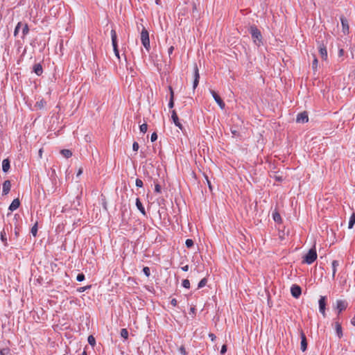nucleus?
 Instances as JSON below:
<instances>
[{
	"label": "nucleus",
	"instance_id": "nucleus-1",
	"mask_svg": "<svg viewBox=\"0 0 355 355\" xmlns=\"http://www.w3.org/2000/svg\"><path fill=\"white\" fill-rule=\"evenodd\" d=\"M250 33L255 44L260 46L262 40V35L260 31L257 28V26H251L250 28Z\"/></svg>",
	"mask_w": 355,
	"mask_h": 355
},
{
	"label": "nucleus",
	"instance_id": "nucleus-2",
	"mask_svg": "<svg viewBox=\"0 0 355 355\" xmlns=\"http://www.w3.org/2000/svg\"><path fill=\"white\" fill-rule=\"evenodd\" d=\"M141 42L144 48L149 51L150 49L148 31L144 28L141 32Z\"/></svg>",
	"mask_w": 355,
	"mask_h": 355
},
{
	"label": "nucleus",
	"instance_id": "nucleus-3",
	"mask_svg": "<svg viewBox=\"0 0 355 355\" xmlns=\"http://www.w3.org/2000/svg\"><path fill=\"white\" fill-rule=\"evenodd\" d=\"M317 259V252L315 248H311L307 254L304 257L303 263L307 264L313 263Z\"/></svg>",
	"mask_w": 355,
	"mask_h": 355
},
{
	"label": "nucleus",
	"instance_id": "nucleus-4",
	"mask_svg": "<svg viewBox=\"0 0 355 355\" xmlns=\"http://www.w3.org/2000/svg\"><path fill=\"white\" fill-rule=\"evenodd\" d=\"M110 34H111L112 44L113 46V50H114V54L118 58V59H120L119 51L118 45H117V35H116V33L115 30L112 29Z\"/></svg>",
	"mask_w": 355,
	"mask_h": 355
},
{
	"label": "nucleus",
	"instance_id": "nucleus-5",
	"mask_svg": "<svg viewBox=\"0 0 355 355\" xmlns=\"http://www.w3.org/2000/svg\"><path fill=\"white\" fill-rule=\"evenodd\" d=\"M318 44L320 57L322 59L326 60L327 59V51L326 45L324 44L323 42H320V41H318Z\"/></svg>",
	"mask_w": 355,
	"mask_h": 355
},
{
	"label": "nucleus",
	"instance_id": "nucleus-6",
	"mask_svg": "<svg viewBox=\"0 0 355 355\" xmlns=\"http://www.w3.org/2000/svg\"><path fill=\"white\" fill-rule=\"evenodd\" d=\"M210 93L211 94L213 98H214V100L217 103V104L219 105V107L221 109H224L225 104L223 102V101L221 99V98L218 95V94L214 90H210Z\"/></svg>",
	"mask_w": 355,
	"mask_h": 355
},
{
	"label": "nucleus",
	"instance_id": "nucleus-7",
	"mask_svg": "<svg viewBox=\"0 0 355 355\" xmlns=\"http://www.w3.org/2000/svg\"><path fill=\"white\" fill-rule=\"evenodd\" d=\"M326 300L327 298L325 296H320V298L318 302L319 311L323 315L324 317L325 316Z\"/></svg>",
	"mask_w": 355,
	"mask_h": 355
},
{
	"label": "nucleus",
	"instance_id": "nucleus-8",
	"mask_svg": "<svg viewBox=\"0 0 355 355\" xmlns=\"http://www.w3.org/2000/svg\"><path fill=\"white\" fill-rule=\"evenodd\" d=\"M309 117L306 112H302L297 115L296 121L297 123H304L308 122Z\"/></svg>",
	"mask_w": 355,
	"mask_h": 355
},
{
	"label": "nucleus",
	"instance_id": "nucleus-9",
	"mask_svg": "<svg viewBox=\"0 0 355 355\" xmlns=\"http://www.w3.org/2000/svg\"><path fill=\"white\" fill-rule=\"evenodd\" d=\"M291 292L293 297L298 298L302 293V289L299 286L294 284L291 288Z\"/></svg>",
	"mask_w": 355,
	"mask_h": 355
},
{
	"label": "nucleus",
	"instance_id": "nucleus-10",
	"mask_svg": "<svg viewBox=\"0 0 355 355\" xmlns=\"http://www.w3.org/2000/svg\"><path fill=\"white\" fill-rule=\"evenodd\" d=\"M340 21H341V24H342V27H343V32L344 34H348L349 33V24H348V21L347 19L344 17H340Z\"/></svg>",
	"mask_w": 355,
	"mask_h": 355
},
{
	"label": "nucleus",
	"instance_id": "nucleus-11",
	"mask_svg": "<svg viewBox=\"0 0 355 355\" xmlns=\"http://www.w3.org/2000/svg\"><path fill=\"white\" fill-rule=\"evenodd\" d=\"M199 78H200L199 71H198L197 65L195 64V67H194V80H193V89H196V87L198 86V85L199 83Z\"/></svg>",
	"mask_w": 355,
	"mask_h": 355
},
{
	"label": "nucleus",
	"instance_id": "nucleus-12",
	"mask_svg": "<svg viewBox=\"0 0 355 355\" xmlns=\"http://www.w3.org/2000/svg\"><path fill=\"white\" fill-rule=\"evenodd\" d=\"M171 119L173 121V123H175V125L178 127L180 129H182V125L181 124V123L179 121V118L177 115V113L175 112V110H173L171 112Z\"/></svg>",
	"mask_w": 355,
	"mask_h": 355
},
{
	"label": "nucleus",
	"instance_id": "nucleus-13",
	"mask_svg": "<svg viewBox=\"0 0 355 355\" xmlns=\"http://www.w3.org/2000/svg\"><path fill=\"white\" fill-rule=\"evenodd\" d=\"M300 338H301L300 348L302 352H304L307 348V341H306V336L302 331H301V332H300Z\"/></svg>",
	"mask_w": 355,
	"mask_h": 355
},
{
	"label": "nucleus",
	"instance_id": "nucleus-14",
	"mask_svg": "<svg viewBox=\"0 0 355 355\" xmlns=\"http://www.w3.org/2000/svg\"><path fill=\"white\" fill-rule=\"evenodd\" d=\"M347 306V303L344 300H337L336 302V309L338 311V313L344 311Z\"/></svg>",
	"mask_w": 355,
	"mask_h": 355
},
{
	"label": "nucleus",
	"instance_id": "nucleus-15",
	"mask_svg": "<svg viewBox=\"0 0 355 355\" xmlns=\"http://www.w3.org/2000/svg\"><path fill=\"white\" fill-rule=\"evenodd\" d=\"M11 183L10 180H6L3 183L2 194L7 195L10 191Z\"/></svg>",
	"mask_w": 355,
	"mask_h": 355
},
{
	"label": "nucleus",
	"instance_id": "nucleus-16",
	"mask_svg": "<svg viewBox=\"0 0 355 355\" xmlns=\"http://www.w3.org/2000/svg\"><path fill=\"white\" fill-rule=\"evenodd\" d=\"M20 205V201L18 198L14 199L9 206V210L13 211L19 208Z\"/></svg>",
	"mask_w": 355,
	"mask_h": 355
},
{
	"label": "nucleus",
	"instance_id": "nucleus-17",
	"mask_svg": "<svg viewBox=\"0 0 355 355\" xmlns=\"http://www.w3.org/2000/svg\"><path fill=\"white\" fill-rule=\"evenodd\" d=\"M33 71L37 75L41 76L43 73V69L41 64H35L33 67Z\"/></svg>",
	"mask_w": 355,
	"mask_h": 355
},
{
	"label": "nucleus",
	"instance_id": "nucleus-18",
	"mask_svg": "<svg viewBox=\"0 0 355 355\" xmlns=\"http://www.w3.org/2000/svg\"><path fill=\"white\" fill-rule=\"evenodd\" d=\"M168 89L170 90V100L168 105L169 108H173L174 107V92L171 86H169Z\"/></svg>",
	"mask_w": 355,
	"mask_h": 355
},
{
	"label": "nucleus",
	"instance_id": "nucleus-19",
	"mask_svg": "<svg viewBox=\"0 0 355 355\" xmlns=\"http://www.w3.org/2000/svg\"><path fill=\"white\" fill-rule=\"evenodd\" d=\"M136 206H137V209L140 211V212L144 216L146 215V210H145L141 202L140 201L139 198H138L136 199Z\"/></svg>",
	"mask_w": 355,
	"mask_h": 355
},
{
	"label": "nucleus",
	"instance_id": "nucleus-20",
	"mask_svg": "<svg viewBox=\"0 0 355 355\" xmlns=\"http://www.w3.org/2000/svg\"><path fill=\"white\" fill-rule=\"evenodd\" d=\"M10 160L8 159H4L2 162V170L4 173H7L10 169Z\"/></svg>",
	"mask_w": 355,
	"mask_h": 355
},
{
	"label": "nucleus",
	"instance_id": "nucleus-21",
	"mask_svg": "<svg viewBox=\"0 0 355 355\" xmlns=\"http://www.w3.org/2000/svg\"><path fill=\"white\" fill-rule=\"evenodd\" d=\"M46 101L44 99H41L36 102L35 105V107H36L38 110H42L44 107L46 105Z\"/></svg>",
	"mask_w": 355,
	"mask_h": 355
},
{
	"label": "nucleus",
	"instance_id": "nucleus-22",
	"mask_svg": "<svg viewBox=\"0 0 355 355\" xmlns=\"http://www.w3.org/2000/svg\"><path fill=\"white\" fill-rule=\"evenodd\" d=\"M331 265H332V277L334 278L335 275H336V273L337 267L339 265L338 261L334 260L332 261Z\"/></svg>",
	"mask_w": 355,
	"mask_h": 355
},
{
	"label": "nucleus",
	"instance_id": "nucleus-23",
	"mask_svg": "<svg viewBox=\"0 0 355 355\" xmlns=\"http://www.w3.org/2000/svg\"><path fill=\"white\" fill-rule=\"evenodd\" d=\"M335 325H336V334H337V335H338V336L339 338H341L343 336V331H342L341 324L338 322H336L335 323Z\"/></svg>",
	"mask_w": 355,
	"mask_h": 355
},
{
	"label": "nucleus",
	"instance_id": "nucleus-24",
	"mask_svg": "<svg viewBox=\"0 0 355 355\" xmlns=\"http://www.w3.org/2000/svg\"><path fill=\"white\" fill-rule=\"evenodd\" d=\"M272 218L276 223H281L282 221V217L278 211H274L272 213Z\"/></svg>",
	"mask_w": 355,
	"mask_h": 355
},
{
	"label": "nucleus",
	"instance_id": "nucleus-25",
	"mask_svg": "<svg viewBox=\"0 0 355 355\" xmlns=\"http://www.w3.org/2000/svg\"><path fill=\"white\" fill-rule=\"evenodd\" d=\"M354 224H355V213H353L349 218L348 228L349 229L353 228Z\"/></svg>",
	"mask_w": 355,
	"mask_h": 355
},
{
	"label": "nucleus",
	"instance_id": "nucleus-26",
	"mask_svg": "<svg viewBox=\"0 0 355 355\" xmlns=\"http://www.w3.org/2000/svg\"><path fill=\"white\" fill-rule=\"evenodd\" d=\"M60 153L66 158H69L72 156V153L70 150L63 149L60 151Z\"/></svg>",
	"mask_w": 355,
	"mask_h": 355
},
{
	"label": "nucleus",
	"instance_id": "nucleus-27",
	"mask_svg": "<svg viewBox=\"0 0 355 355\" xmlns=\"http://www.w3.org/2000/svg\"><path fill=\"white\" fill-rule=\"evenodd\" d=\"M23 28H22V37H24L25 35H26L29 31V28H28V26L26 24H22V26Z\"/></svg>",
	"mask_w": 355,
	"mask_h": 355
},
{
	"label": "nucleus",
	"instance_id": "nucleus-28",
	"mask_svg": "<svg viewBox=\"0 0 355 355\" xmlns=\"http://www.w3.org/2000/svg\"><path fill=\"white\" fill-rule=\"evenodd\" d=\"M121 336L124 339H128V331L126 329H122L121 330Z\"/></svg>",
	"mask_w": 355,
	"mask_h": 355
},
{
	"label": "nucleus",
	"instance_id": "nucleus-29",
	"mask_svg": "<svg viewBox=\"0 0 355 355\" xmlns=\"http://www.w3.org/2000/svg\"><path fill=\"white\" fill-rule=\"evenodd\" d=\"M31 232L33 236H36L37 233V223H36L31 228Z\"/></svg>",
	"mask_w": 355,
	"mask_h": 355
},
{
	"label": "nucleus",
	"instance_id": "nucleus-30",
	"mask_svg": "<svg viewBox=\"0 0 355 355\" xmlns=\"http://www.w3.org/2000/svg\"><path fill=\"white\" fill-rule=\"evenodd\" d=\"M207 283V279L206 278L202 279L198 283V288H201L204 287Z\"/></svg>",
	"mask_w": 355,
	"mask_h": 355
},
{
	"label": "nucleus",
	"instance_id": "nucleus-31",
	"mask_svg": "<svg viewBox=\"0 0 355 355\" xmlns=\"http://www.w3.org/2000/svg\"><path fill=\"white\" fill-rule=\"evenodd\" d=\"M87 340H88L89 344L91 345L92 346L95 345L96 340L93 336H92V335L89 336Z\"/></svg>",
	"mask_w": 355,
	"mask_h": 355
},
{
	"label": "nucleus",
	"instance_id": "nucleus-32",
	"mask_svg": "<svg viewBox=\"0 0 355 355\" xmlns=\"http://www.w3.org/2000/svg\"><path fill=\"white\" fill-rule=\"evenodd\" d=\"M185 245H186L187 248H190L193 247V240L191 239H187L186 241H185Z\"/></svg>",
	"mask_w": 355,
	"mask_h": 355
},
{
	"label": "nucleus",
	"instance_id": "nucleus-33",
	"mask_svg": "<svg viewBox=\"0 0 355 355\" xmlns=\"http://www.w3.org/2000/svg\"><path fill=\"white\" fill-rule=\"evenodd\" d=\"M21 26H22V23H21V22H19V23L17 24V26H16V27H15V31H14V35H15V36H17V35L18 34V33H19V29H20V28L21 27Z\"/></svg>",
	"mask_w": 355,
	"mask_h": 355
},
{
	"label": "nucleus",
	"instance_id": "nucleus-34",
	"mask_svg": "<svg viewBox=\"0 0 355 355\" xmlns=\"http://www.w3.org/2000/svg\"><path fill=\"white\" fill-rule=\"evenodd\" d=\"M140 131L143 133H146L148 130V125L146 123H143L139 126Z\"/></svg>",
	"mask_w": 355,
	"mask_h": 355
},
{
	"label": "nucleus",
	"instance_id": "nucleus-35",
	"mask_svg": "<svg viewBox=\"0 0 355 355\" xmlns=\"http://www.w3.org/2000/svg\"><path fill=\"white\" fill-rule=\"evenodd\" d=\"M182 286L186 288H190V282L188 280V279H184L182 281Z\"/></svg>",
	"mask_w": 355,
	"mask_h": 355
},
{
	"label": "nucleus",
	"instance_id": "nucleus-36",
	"mask_svg": "<svg viewBox=\"0 0 355 355\" xmlns=\"http://www.w3.org/2000/svg\"><path fill=\"white\" fill-rule=\"evenodd\" d=\"M313 57H314V59H313V61L312 63V68L313 70H316L317 67H318V59L316 58V57L315 55H313Z\"/></svg>",
	"mask_w": 355,
	"mask_h": 355
},
{
	"label": "nucleus",
	"instance_id": "nucleus-37",
	"mask_svg": "<svg viewBox=\"0 0 355 355\" xmlns=\"http://www.w3.org/2000/svg\"><path fill=\"white\" fill-rule=\"evenodd\" d=\"M143 272H144V273L145 274V275H146V277H148L150 276V268H149L148 267H147V266H146V267H144V268H143Z\"/></svg>",
	"mask_w": 355,
	"mask_h": 355
},
{
	"label": "nucleus",
	"instance_id": "nucleus-38",
	"mask_svg": "<svg viewBox=\"0 0 355 355\" xmlns=\"http://www.w3.org/2000/svg\"><path fill=\"white\" fill-rule=\"evenodd\" d=\"M91 288V285H89V286H83V287H80L77 289V291L79 292V293H82V292H84L86 290L89 289Z\"/></svg>",
	"mask_w": 355,
	"mask_h": 355
},
{
	"label": "nucleus",
	"instance_id": "nucleus-39",
	"mask_svg": "<svg viewBox=\"0 0 355 355\" xmlns=\"http://www.w3.org/2000/svg\"><path fill=\"white\" fill-rule=\"evenodd\" d=\"M135 184L137 187H142L144 185L143 181L141 179H136Z\"/></svg>",
	"mask_w": 355,
	"mask_h": 355
},
{
	"label": "nucleus",
	"instance_id": "nucleus-40",
	"mask_svg": "<svg viewBox=\"0 0 355 355\" xmlns=\"http://www.w3.org/2000/svg\"><path fill=\"white\" fill-rule=\"evenodd\" d=\"M85 279V275L83 273H79L76 277L78 282H82Z\"/></svg>",
	"mask_w": 355,
	"mask_h": 355
},
{
	"label": "nucleus",
	"instance_id": "nucleus-41",
	"mask_svg": "<svg viewBox=\"0 0 355 355\" xmlns=\"http://www.w3.org/2000/svg\"><path fill=\"white\" fill-rule=\"evenodd\" d=\"M157 135L156 132H153L152 135H151V137H150V140L152 142H154L157 140Z\"/></svg>",
	"mask_w": 355,
	"mask_h": 355
},
{
	"label": "nucleus",
	"instance_id": "nucleus-42",
	"mask_svg": "<svg viewBox=\"0 0 355 355\" xmlns=\"http://www.w3.org/2000/svg\"><path fill=\"white\" fill-rule=\"evenodd\" d=\"M161 186L159 184H155V191L156 193H160L161 192Z\"/></svg>",
	"mask_w": 355,
	"mask_h": 355
},
{
	"label": "nucleus",
	"instance_id": "nucleus-43",
	"mask_svg": "<svg viewBox=\"0 0 355 355\" xmlns=\"http://www.w3.org/2000/svg\"><path fill=\"white\" fill-rule=\"evenodd\" d=\"M139 146L137 142L135 141L132 144V149L134 151H137Z\"/></svg>",
	"mask_w": 355,
	"mask_h": 355
},
{
	"label": "nucleus",
	"instance_id": "nucleus-44",
	"mask_svg": "<svg viewBox=\"0 0 355 355\" xmlns=\"http://www.w3.org/2000/svg\"><path fill=\"white\" fill-rule=\"evenodd\" d=\"M1 239L3 242H6V232H4V230H3L1 232Z\"/></svg>",
	"mask_w": 355,
	"mask_h": 355
},
{
	"label": "nucleus",
	"instance_id": "nucleus-45",
	"mask_svg": "<svg viewBox=\"0 0 355 355\" xmlns=\"http://www.w3.org/2000/svg\"><path fill=\"white\" fill-rule=\"evenodd\" d=\"M205 180L207 181V185H208L210 191H212V187H211V182L209 181L207 175H205Z\"/></svg>",
	"mask_w": 355,
	"mask_h": 355
},
{
	"label": "nucleus",
	"instance_id": "nucleus-46",
	"mask_svg": "<svg viewBox=\"0 0 355 355\" xmlns=\"http://www.w3.org/2000/svg\"><path fill=\"white\" fill-rule=\"evenodd\" d=\"M227 352V346L225 345H223L220 349V354H225Z\"/></svg>",
	"mask_w": 355,
	"mask_h": 355
},
{
	"label": "nucleus",
	"instance_id": "nucleus-47",
	"mask_svg": "<svg viewBox=\"0 0 355 355\" xmlns=\"http://www.w3.org/2000/svg\"><path fill=\"white\" fill-rule=\"evenodd\" d=\"M173 50H174V47L172 46L168 48V53L169 55H171L173 53Z\"/></svg>",
	"mask_w": 355,
	"mask_h": 355
},
{
	"label": "nucleus",
	"instance_id": "nucleus-48",
	"mask_svg": "<svg viewBox=\"0 0 355 355\" xmlns=\"http://www.w3.org/2000/svg\"><path fill=\"white\" fill-rule=\"evenodd\" d=\"M171 304L173 306H175L178 304V302L176 300V299L175 298H173L171 301Z\"/></svg>",
	"mask_w": 355,
	"mask_h": 355
},
{
	"label": "nucleus",
	"instance_id": "nucleus-49",
	"mask_svg": "<svg viewBox=\"0 0 355 355\" xmlns=\"http://www.w3.org/2000/svg\"><path fill=\"white\" fill-rule=\"evenodd\" d=\"M180 352L183 354V355H185L186 354V350H185V348L184 347H181L180 348Z\"/></svg>",
	"mask_w": 355,
	"mask_h": 355
},
{
	"label": "nucleus",
	"instance_id": "nucleus-50",
	"mask_svg": "<svg viewBox=\"0 0 355 355\" xmlns=\"http://www.w3.org/2000/svg\"><path fill=\"white\" fill-rule=\"evenodd\" d=\"M182 270L183 271H185V272L188 271V270H189V266H188V265H186V266H184L182 267Z\"/></svg>",
	"mask_w": 355,
	"mask_h": 355
},
{
	"label": "nucleus",
	"instance_id": "nucleus-51",
	"mask_svg": "<svg viewBox=\"0 0 355 355\" xmlns=\"http://www.w3.org/2000/svg\"><path fill=\"white\" fill-rule=\"evenodd\" d=\"M209 336L211 338V340H214L216 338V336L213 334H209Z\"/></svg>",
	"mask_w": 355,
	"mask_h": 355
},
{
	"label": "nucleus",
	"instance_id": "nucleus-52",
	"mask_svg": "<svg viewBox=\"0 0 355 355\" xmlns=\"http://www.w3.org/2000/svg\"><path fill=\"white\" fill-rule=\"evenodd\" d=\"M343 54H344V51H343V49H340V50L339 51V52H338V55H339V56H343Z\"/></svg>",
	"mask_w": 355,
	"mask_h": 355
},
{
	"label": "nucleus",
	"instance_id": "nucleus-53",
	"mask_svg": "<svg viewBox=\"0 0 355 355\" xmlns=\"http://www.w3.org/2000/svg\"><path fill=\"white\" fill-rule=\"evenodd\" d=\"M232 132L233 135H234V136L238 135V132L236 130H232Z\"/></svg>",
	"mask_w": 355,
	"mask_h": 355
},
{
	"label": "nucleus",
	"instance_id": "nucleus-54",
	"mask_svg": "<svg viewBox=\"0 0 355 355\" xmlns=\"http://www.w3.org/2000/svg\"><path fill=\"white\" fill-rule=\"evenodd\" d=\"M82 173H83V169H82V168H80V169L78 170V173H77V175H77V176H79V175H80L82 174Z\"/></svg>",
	"mask_w": 355,
	"mask_h": 355
},
{
	"label": "nucleus",
	"instance_id": "nucleus-55",
	"mask_svg": "<svg viewBox=\"0 0 355 355\" xmlns=\"http://www.w3.org/2000/svg\"><path fill=\"white\" fill-rule=\"evenodd\" d=\"M42 149H40V150H39V154H40V155H42Z\"/></svg>",
	"mask_w": 355,
	"mask_h": 355
},
{
	"label": "nucleus",
	"instance_id": "nucleus-56",
	"mask_svg": "<svg viewBox=\"0 0 355 355\" xmlns=\"http://www.w3.org/2000/svg\"><path fill=\"white\" fill-rule=\"evenodd\" d=\"M194 310H195V309H194V308H191V309H190V311H191V312H193V311H194Z\"/></svg>",
	"mask_w": 355,
	"mask_h": 355
},
{
	"label": "nucleus",
	"instance_id": "nucleus-57",
	"mask_svg": "<svg viewBox=\"0 0 355 355\" xmlns=\"http://www.w3.org/2000/svg\"><path fill=\"white\" fill-rule=\"evenodd\" d=\"M82 355H87V352L85 351H84L83 353H82Z\"/></svg>",
	"mask_w": 355,
	"mask_h": 355
},
{
	"label": "nucleus",
	"instance_id": "nucleus-58",
	"mask_svg": "<svg viewBox=\"0 0 355 355\" xmlns=\"http://www.w3.org/2000/svg\"><path fill=\"white\" fill-rule=\"evenodd\" d=\"M352 323L354 325H355V321L352 320Z\"/></svg>",
	"mask_w": 355,
	"mask_h": 355
},
{
	"label": "nucleus",
	"instance_id": "nucleus-59",
	"mask_svg": "<svg viewBox=\"0 0 355 355\" xmlns=\"http://www.w3.org/2000/svg\"><path fill=\"white\" fill-rule=\"evenodd\" d=\"M1 354V355H4L2 352Z\"/></svg>",
	"mask_w": 355,
	"mask_h": 355
}]
</instances>
